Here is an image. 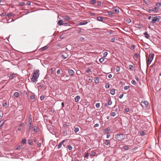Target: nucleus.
<instances>
[{
    "label": "nucleus",
    "instance_id": "8",
    "mask_svg": "<svg viewBox=\"0 0 161 161\" xmlns=\"http://www.w3.org/2000/svg\"><path fill=\"white\" fill-rule=\"evenodd\" d=\"M88 23V22L86 21H83L81 22H80L79 24V25H83L86 24Z\"/></svg>",
    "mask_w": 161,
    "mask_h": 161
},
{
    "label": "nucleus",
    "instance_id": "64",
    "mask_svg": "<svg viewBox=\"0 0 161 161\" xmlns=\"http://www.w3.org/2000/svg\"><path fill=\"white\" fill-rule=\"evenodd\" d=\"M127 22H128V23H130L131 22V20L130 19H128L127 20Z\"/></svg>",
    "mask_w": 161,
    "mask_h": 161
},
{
    "label": "nucleus",
    "instance_id": "21",
    "mask_svg": "<svg viewBox=\"0 0 161 161\" xmlns=\"http://www.w3.org/2000/svg\"><path fill=\"white\" fill-rule=\"evenodd\" d=\"M34 128L33 130L35 132H37L38 131V129L37 127H33Z\"/></svg>",
    "mask_w": 161,
    "mask_h": 161
},
{
    "label": "nucleus",
    "instance_id": "37",
    "mask_svg": "<svg viewBox=\"0 0 161 161\" xmlns=\"http://www.w3.org/2000/svg\"><path fill=\"white\" fill-rule=\"evenodd\" d=\"M120 68L119 67H117L116 68V71L117 72H119V71H120Z\"/></svg>",
    "mask_w": 161,
    "mask_h": 161
},
{
    "label": "nucleus",
    "instance_id": "61",
    "mask_svg": "<svg viewBox=\"0 0 161 161\" xmlns=\"http://www.w3.org/2000/svg\"><path fill=\"white\" fill-rule=\"evenodd\" d=\"M31 4V2L30 1L26 3V4L27 5H30Z\"/></svg>",
    "mask_w": 161,
    "mask_h": 161
},
{
    "label": "nucleus",
    "instance_id": "49",
    "mask_svg": "<svg viewBox=\"0 0 161 161\" xmlns=\"http://www.w3.org/2000/svg\"><path fill=\"white\" fill-rule=\"evenodd\" d=\"M2 121H0V127H1L3 125L4 123V122H3V123H2Z\"/></svg>",
    "mask_w": 161,
    "mask_h": 161
},
{
    "label": "nucleus",
    "instance_id": "33",
    "mask_svg": "<svg viewBox=\"0 0 161 161\" xmlns=\"http://www.w3.org/2000/svg\"><path fill=\"white\" fill-rule=\"evenodd\" d=\"M15 75L14 74H11L10 75V78L11 79H13V77Z\"/></svg>",
    "mask_w": 161,
    "mask_h": 161
},
{
    "label": "nucleus",
    "instance_id": "7",
    "mask_svg": "<svg viewBox=\"0 0 161 161\" xmlns=\"http://www.w3.org/2000/svg\"><path fill=\"white\" fill-rule=\"evenodd\" d=\"M68 57L67 54L66 53L61 55V59H64L67 58Z\"/></svg>",
    "mask_w": 161,
    "mask_h": 161
},
{
    "label": "nucleus",
    "instance_id": "10",
    "mask_svg": "<svg viewBox=\"0 0 161 161\" xmlns=\"http://www.w3.org/2000/svg\"><path fill=\"white\" fill-rule=\"evenodd\" d=\"M48 48V47L47 46H46L40 49V51H43L44 50H46Z\"/></svg>",
    "mask_w": 161,
    "mask_h": 161
},
{
    "label": "nucleus",
    "instance_id": "58",
    "mask_svg": "<svg viewBox=\"0 0 161 161\" xmlns=\"http://www.w3.org/2000/svg\"><path fill=\"white\" fill-rule=\"evenodd\" d=\"M111 42H114L115 41V38L114 37L111 38Z\"/></svg>",
    "mask_w": 161,
    "mask_h": 161
},
{
    "label": "nucleus",
    "instance_id": "44",
    "mask_svg": "<svg viewBox=\"0 0 161 161\" xmlns=\"http://www.w3.org/2000/svg\"><path fill=\"white\" fill-rule=\"evenodd\" d=\"M112 101L111 100H110L108 102V105H111L112 104Z\"/></svg>",
    "mask_w": 161,
    "mask_h": 161
},
{
    "label": "nucleus",
    "instance_id": "14",
    "mask_svg": "<svg viewBox=\"0 0 161 161\" xmlns=\"http://www.w3.org/2000/svg\"><path fill=\"white\" fill-rule=\"evenodd\" d=\"M144 34L145 35V37L147 39H149L150 38V36L147 34V32H145Z\"/></svg>",
    "mask_w": 161,
    "mask_h": 161
},
{
    "label": "nucleus",
    "instance_id": "24",
    "mask_svg": "<svg viewBox=\"0 0 161 161\" xmlns=\"http://www.w3.org/2000/svg\"><path fill=\"white\" fill-rule=\"evenodd\" d=\"M19 95V93L18 92H15L14 94V96L15 97H18Z\"/></svg>",
    "mask_w": 161,
    "mask_h": 161
},
{
    "label": "nucleus",
    "instance_id": "39",
    "mask_svg": "<svg viewBox=\"0 0 161 161\" xmlns=\"http://www.w3.org/2000/svg\"><path fill=\"white\" fill-rule=\"evenodd\" d=\"M96 153L93 151L91 152V155L93 156H94L96 155Z\"/></svg>",
    "mask_w": 161,
    "mask_h": 161
},
{
    "label": "nucleus",
    "instance_id": "55",
    "mask_svg": "<svg viewBox=\"0 0 161 161\" xmlns=\"http://www.w3.org/2000/svg\"><path fill=\"white\" fill-rule=\"evenodd\" d=\"M131 83L133 85H135L136 84V81L134 80H132L131 82Z\"/></svg>",
    "mask_w": 161,
    "mask_h": 161
},
{
    "label": "nucleus",
    "instance_id": "5",
    "mask_svg": "<svg viewBox=\"0 0 161 161\" xmlns=\"http://www.w3.org/2000/svg\"><path fill=\"white\" fill-rule=\"evenodd\" d=\"M154 54L153 53H151L149 54V59H148L149 60V61H150L151 62L152 61L153 59V58H154Z\"/></svg>",
    "mask_w": 161,
    "mask_h": 161
},
{
    "label": "nucleus",
    "instance_id": "17",
    "mask_svg": "<svg viewBox=\"0 0 161 161\" xmlns=\"http://www.w3.org/2000/svg\"><path fill=\"white\" fill-rule=\"evenodd\" d=\"M64 19L67 20L68 21L70 20V18L68 15H66L64 16Z\"/></svg>",
    "mask_w": 161,
    "mask_h": 161
},
{
    "label": "nucleus",
    "instance_id": "43",
    "mask_svg": "<svg viewBox=\"0 0 161 161\" xmlns=\"http://www.w3.org/2000/svg\"><path fill=\"white\" fill-rule=\"evenodd\" d=\"M45 98V97L44 96L42 95L40 97V99L41 100H43Z\"/></svg>",
    "mask_w": 161,
    "mask_h": 161
},
{
    "label": "nucleus",
    "instance_id": "16",
    "mask_svg": "<svg viewBox=\"0 0 161 161\" xmlns=\"http://www.w3.org/2000/svg\"><path fill=\"white\" fill-rule=\"evenodd\" d=\"M64 25V26L69 25L68 23H63V21L61 20V25Z\"/></svg>",
    "mask_w": 161,
    "mask_h": 161
},
{
    "label": "nucleus",
    "instance_id": "3",
    "mask_svg": "<svg viewBox=\"0 0 161 161\" xmlns=\"http://www.w3.org/2000/svg\"><path fill=\"white\" fill-rule=\"evenodd\" d=\"M125 135L124 134H116L115 135V138L119 141L124 140L125 137Z\"/></svg>",
    "mask_w": 161,
    "mask_h": 161
},
{
    "label": "nucleus",
    "instance_id": "53",
    "mask_svg": "<svg viewBox=\"0 0 161 161\" xmlns=\"http://www.w3.org/2000/svg\"><path fill=\"white\" fill-rule=\"evenodd\" d=\"M68 148L69 150H71L72 149V147L71 146H68Z\"/></svg>",
    "mask_w": 161,
    "mask_h": 161
},
{
    "label": "nucleus",
    "instance_id": "1",
    "mask_svg": "<svg viewBox=\"0 0 161 161\" xmlns=\"http://www.w3.org/2000/svg\"><path fill=\"white\" fill-rule=\"evenodd\" d=\"M39 70L36 69L32 73V77L31 78V80L33 82L37 81V79L39 75Z\"/></svg>",
    "mask_w": 161,
    "mask_h": 161
},
{
    "label": "nucleus",
    "instance_id": "20",
    "mask_svg": "<svg viewBox=\"0 0 161 161\" xmlns=\"http://www.w3.org/2000/svg\"><path fill=\"white\" fill-rule=\"evenodd\" d=\"M99 79L97 77H95L94 78V81L96 83H98Z\"/></svg>",
    "mask_w": 161,
    "mask_h": 161
},
{
    "label": "nucleus",
    "instance_id": "52",
    "mask_svg": "<svg viewBox=\"0 0 161 161\" xmlns=\"http://www.w3.org/2000/svg\"><path fill=\"white\" fill-rule=\"evenodd\" d=\"M152 62H151L150 61H149V60H148L147 62V66H148Z\"/></svg>",
    "mask_w": 161,
    "mask_h": 161
},
{
    "label": "nucleus",
    "instance_id": "35",
    "mask_svg": "<svg viewBox=\"0 0 161 161\" xmlns=\"http://www.w3.org/2000/svg\"><path fill=\"white\" fill-rule=\"evenodd\" d=\"M110 87V86L109 84L108 83H106L105 84V87L106 88L108 89Z\"/></svg>",
    "mask_w": 161,
    "mask_h": 161
},
{
    "label": "nucleus",
    "instance_id": "13",
    "mask_svg": "<svg viewBox=\"0 0 161 161\" xmlns=\"http://www.w3.org/2000/svg\"><path fill=\"white\" fill-rule=\"evenodd\" d=\"M97 19L98 21H102L103 20V18L102 17L99 16L97 17Z\"/></svg>",
    "mask_w": 161,
    "mask_h": 161
},
{
    "label": "nucleus",
    "instance_id": "15",
    "mask_svg": "<svg viewBox=\"0 0 161 161\" xmlns=\"http://www.w3.org/2000/svg\"><path fill=\"white\" fill-rule=\"evenodd\" d=\"M110 93L112 95H114L115 93V90L114 89H112L110 90Z\"/></svg>",
    "mask_w": 161,
    "mask_h": 161
},
{
    "label": "nucleus",
    "instance_id": "22",
    "mask_svg": "<svg viewBox=\"0 0 161 161\" xmlns=\"http://www.w3.org/2000/svg\"><path fill=\"white\" fill-rule=\"evenodd\" d=\"M156 6L157 7H158V8H159L161 6V3H160L158 2L156 4Z\"/></svg>",
    "mask_w": 161,
    "mask_h": 161
},
{
    "label": "nucleus",
    "instance_id": "57",
    "mask_svg": "<svg viewBox=\"0 0 161 161\" xmlns=\"http://www.w3.org/2000/svg\"><path fill=\"white\" fill-rule=\"evenodd\" d=\"M78 32L79 34H81L82 33V30L80 29V30H78Z\"/></svg>",
    "mask_w": 161,
    "mask_h": 161
},
{
    "label": "nucleus",
    "instance_id": "25",
    "mask_svg": "<svg viewBox=\"0 0 161 161\" xmlns=\"http://www.w3.org/2000/svg\"><path fill=\"white\" fill-rule=\"evenodd\" d=\"M105 144L107 145H108L109 144V142L108 140H106L105 142Z\"/></svg>",
    "mask_w": 161,
    "mask_h": 161
},
{
    "label": "nucleus",
    "instance_id": "36",
    "mask_svg": "<svg viewBox=\"0 0 161 161\" xmlns=\"http://www.w3.org/2000/svg\"><path fill=\"white\" fill-rule=\"evenodd\" d=\"M30 98L31 99H34L35 98V96L34 95H31L30 96Z\"/></svg>",
    "mask_w": 161,
    "mask_h": 161
},
{
    "label": "nucleus",
    "instance_id": "40",
    "mask_svg": "<svg viewBox=\"0 0 161 161\" xmlns=\"http://www.w3.org/2000/svg\"><path fill=\"white\" fill-rule=\"evenodd\" d=\"M108 54V53L107 52H105L103 53V55L104 57H106L107 56Z\"/></svg>",
    "mask_w": 161,
    "mask_h": 161
},
{
    "label": "nucleus",
    "instance_id": "31",
    "mask_svg": "<svg viewBox=\"0 0 161 161\" xmlns=\"http://www.w3.org/2000/svg\"><path fill=\"white\" fill-rule=\"evenodd\" d=\"M116 115V113L115 112H112L111 113V115L113 117L115 116Z\"/></svg>",
    "mask_w": 161,
    "mask_h": 161
},
{
    "label": "nucleus",
    "instance_id": "41",
    "mask_svg": "<svg viewBox=\"0 0 161 161\" xmlns=\"http://www.w3.org/2000/svg\"><path fill=\"white\" fill-rule=\"evenodd\" d=\"M96 106L97 108L100 107V105L99 103H97L96 104Z\"/></svg>",
    "mask_w": 161,
    "mask_h": 161
},
{
    "label": "nucleus",
    "instance_id": "9",
    "mask_svg": "<svg viewBox=\"0 0 161 161\" xmlns=\"http://www.w3.org/2000/svg\"><path fill=\"white\" fill-rule=\"evenodd\" d=\"M68 72L71 75H73L74 74V71L72 69H69L68 71Z\"/></svg>",
    "mask_w": 161,
    "mask_h": 161
},
{
    "label": "nucleus",
    "instance_id": "50",
    "mask_svg": "<svg viewBox=\"0 0 161 161\" xmlns=\"http://www.w3.org/2000/svg\"><path fill=\"white\" fill-rule=\"evenodd\" d=\"M154 11V10L153 9H149L148 10V12H149V13H152V12H153Z\"/></svg>",
    "mask_w": 161,
    "mask_h": 161
},
{
    "label": "nucleus",
    "instance_id": "62",
    "mask_svg": "<svg viewBox=\"0 0 161 161\" xmlns=\"http://www.w3.org/2000/svg\"><path fill=\"white\" fill-rule=\"evenodd\" d=\"M110 136V134L108 133H107V138H108Z\"/></svg>",
    "mask_w": 161,
    "mask_h": 161
},
{
    "label": "nucleus",
    "instance_id": "19",
    "mask_svg": "<svg viewBox=\"0 0 161 161\" xmlns=\"http://www.w3.org/2000/svg\"><path fill=\"white\" fill-rule=\"evenodd\" d=\"M129 69L132 70H133L134 69V66L131 65H129Z\"/></svg>",
    "mask_w": 161,
    "mask_h": 161
},
{
    "label": "nucleus",
    "instance_id": "32",
    "mask_svg": "<svg viewBox=\"0 0 161 161\" xmlns=\"http://www.w3.org/2000/svg\"><path fill=\"white\" fill-rule=\"evenodd\" d=\"M79 130V128H78L76 127L75 128L74 130V131L75 133H77Z\"/></svg>",
    "mask_w": 161,
    "mask_h": 161
},
{
    "label": "nucleus",
    "instance_id": "6",
    "mask_svg": "<svg viewBox=\"0 0 161 161\" xmlns=\"http://www.w3.org/2000/svg\"><path fill=\"white\" fill-rule=\"evenodd\" d=\"M148 105V103L147 101H144L142 102L141 105L143 107H147Z\"/></svg>",
    "mask_w": 161,
    "mask_h": 161
},
{
    "label": "nucleus",
    "instance_id": "12",
    "mask_svg": "<svg viewBox=\"0 0 161 161\" xmlns=\"http://www.w3.org/2000/svg\"><path fill=\"white\" fill-rule=\"evenodd\" d=\"M80 97L79 96H76L75 99V101L76 102H77L79 101V100L80 99Z\"/></svg>",
    "mask_w": 161,
    "mask_h": 161
},
{
    "label": "nucleus",
    "instance_id": "42",
    "mask_svg": "<svg viewBox=\"0 0 161 161\" xmlns=\"http://www.w3.org/2000/svg\"><path fill=\"white\" fill-rule=\"evenodd\" d=\"M21 142L23 144L26 143V140L25 139H24L22 140Z\"/></svg>",
    "mask_w": 161,
    "mask_h": 161
},
{
    "label": "nucleus",
    "instance_id": "60",
    "mask_svg": "<svg viewBox=\"0 0 161 161\" xmlns=\"http://www.w3.org/2000/svg\"><path fill=\"white\" fill-rule=\"evenodd\" d=\"M140 134L141 135H144L145 134V133L144 131H142L141 132Z\"/></svg>",
    "mask_w": 161,
    "mask_h": 161
},
{
    "label": "nucleus",
    "instance_id": "29",
    "mask_svg": "<svg viewBox=\"0 0 161 161\" xmlns=\"http://www.w3.org/2000/svg\"><path fill=\"white\" fill-rule=\"evenodd\" d=\"M89 156V153H85V154L84 156L85 158H88V157Z\"/></svg>",
    "mask_w": 161,
    "mask_h": 161
},
{
    "label": "nucleus",
    "instance_id": "47",
    "mask_svg": "<svg viewBox=\"0 0 161 161\" xmlns=\"http://www.w3.org/2000/svg\"><path fill=\"white\" fill-rule=\"evenodd\" d=\"M129 148V147L127 146H125L124 147V149L125 150H127Z\"/></svg>",
    "mask_w": 161,
    "mask_h": 161
},
{
    "label": "nucleus",
    "instance_id": "45",
    "mask_svg": "<svg viewBox=\"0 0 161 161\" xmlns=\"http://www.w3.org/2000/svg\"><path fill=\"white\" fill-rule=\"evenodd\" d=\"M19 4L21 6H24L26 5V3L24 2H22L20 3Z\"/></svg>",
    "mask_w": 161,
    "mask_h": 161
},
{
    "label": "nucleus",
    "instance_id": "59",
    "mask_svg": "<svg viewBox=\"0 0 161 161\" xmlns=\"http://www.w3.org/2000/svg\"><path fill=\"white\" fill-rule=\"evenodd\" d=\"M91 71V69H88L87 71H86V72L87 73H90V72Z\"/></svg>",
    "mask_w": 161,
    "mask_h": 161
},
{
    "label": "nucleus",
    "instance_id": "51",
    "mask_svg": "<svg viewBox=\"0 0 161 161\" xmlns=\"http://www.w3.org/2000/svg\"><path fill=\"white\" fill-rule=\"evenodd\" d=\"M6 14V13H2V14H1L0 15L2 16V17H3V16H5Z\"/></svg>",
    "mask_w": 161,
    "mask_h": 161
},
{
    "label": "nucleus",
    "instance_id": "23",
    "mask_svg": "<svg viewBox=\"0 0 161 161\" xmlns=\"http://www.w3.org/2000/svg\"><path fill=\"white\" fill-rule=\"evenodd\" d=\"M96 3V0H91L90 1V3L91 4H94Z\"/></svg>",
    "mask_w": 161,
    "mask_h": 161
},
{
    "label": "nucleus",
    "instance_id": "54",
    "mask_svg": "<svg viewBox=\"0 0 161 161\" xmlns=\"http://www.w3.org/2000/svg\"><path fill=\"white\" fill-rule=\"evenodd\" d=\"M31 124H28V129L30 130L31 129Z\"/></svg>",
    "mask_w": 161,
    "mask_h": 161
},
{
    "label": "nucleus",
    "instance_id": "46",
    "mask_svg": "<svg viewBox=\"0 0 161 161\" xmlns=\"http://www.w3.org/2000/svg\"><path fill=\"white\" fill-rule=\"evenodd\" d=\"M129 88V87L128 86H125L124 87V89L125 90H127Z\"/></svg>",
    "mask_w": 161,
    "mask_h": 161
},
{
    "label": "nucleus",
    "instance_id": "28",
    "mask_svg": "<svg viewBox=\"0 0 161 161\" xmlns=\"http://www.w3.org/2000/svg\"><path fill=\"white\" fill-rule=\"evenodd\" d=\"M63 135V136H65L67 134L66 130H64L62 132Z\"/></svg>",
    "mask_w": 161,
    "mask_h": 161
},
{
    "label": "nucleus",
    "instance_id": "26",
    "mask_svg": "<svg viewBox=\"0 0 161 161\" xmlns=\"http://www.w3.org/2000/svg\"><path fill=\"white\" fill-rule=\"evenodd\" d=\"M114 11L117 14H119V10L117 8H114Z\"/></svg>",
    "mask_w": 161,
    "mask_h": 161
},
{
    "label": "nucleus",
    "instance_id": "56",
    "mask_svg": "<svg viewBox=\"0 0 161 161\" xmlns=\"http://www.w3.org/2000/svg\"><path fill=\"white\" fill-rule=\"evenodd\" d=\"M123 96H124L123 94H121L120 95V96H119V98H120V99L122 98L123 97Z\"/></svg>",
    "mask_w": 161,
    "mask_h": 161
},
{
    "label": "nucleus",
    "instance_id": "27",
    "mask_svg": "<svg viewBox=\"0 0 161 161\" xmlns=\"http://www.w3.org/2000/svg\"><path fill=\"white\" fill-rule=\"evenodd\" d=\"M108 14L110 16L112 17V16L113 13L111 11H109L108 12Z\"/></svg>",
    "mask_w": 161,
    "mask_h": 161
},
{
    "label": "nucleus",
    "instance_id": "38",
    "mask_svg": "<svg viewBox=\"0 0 161 161\" xmlns=\"http://www.w3.org/2000/svg\"><path fill=\"white\" fill-rule=\"evenodd\" d=\"M135 57L136 58H138L139 57V54L138 53H136L134 55Z\"/></svg>",
    "mask_w": 161,
    "mask_h": 161
},
{
    "label": "nucleus",
    "instance_id": "11",
    "mask_svg": "<svg viewBox=\"0 0 161 161\" xmlns=\"http://www.w3.org/2000/svg\"><path fill=\"white\" fill-rule=\"evenodd\" d=\"M28 120V122L30 124H31V123H32V119L31 116H30L29 117Z\"/></svg>",
    "mask_w": 161,
    "mask_h": 161
},
{
    "label": "nucleus",
    "instance_id": "48",
    "mask_svg": "<svg viewBox=\"0 0 161 161\" xmlns=\"http://www.w3.org/2000/svg\"><path fill=\"white\" fill-rule=\"evenodd\" d=\"M158 9H159V8H158L157 7H155L153 8V10H154L156 11H158Z\"/></svg>",
    "mask_w": 161,
    "mask_h": 161
},
{
    "label": "nucleus",
    "instance_id": "34",
    "mask_svg": "<svg viewBox=\"0 0 161 161\" xmlns=\"http://www.w3.org/2000/svg\"><path fill=\"white\" fill-rule=\"evenodd\" d=\"M67 79H65V78L64 77V76H61V80H63L65 81V80H67Z\"/></svg>",
    "mask_w": 161,
    "mask_h": 161
},
{
    "label": "nucleus",
    "instance_id": "18",
    "mask_svg": "<svg viewBox=\"0 0 161 161\" xmlns=\"http://www.w3.org/2000/svg\"><path fill=\"white\" fill-rule=\"evenodd\" d=\"M22 148V145H20L18 146L17 148H16V149L17 150H20Z\"/></svg>",
    "mask_w": 161,
    "mask_h": 161
},
{
    "label": "nucleus",
    "instance_id": "2",
    "mask_svg": "<svg viewBox=\"0 0 161 161\" xmlns=\"http://www.w3.org/2000/svg\"><path fill=\"white\" fill-rule=\"evenodd\" d=\"M161 19V17L159 16H156L155 14H153L152 21H151L152 24L155 23L159 22Z\"/></svg>",
    "mask_w": 161,
    "mask_h": 161
},
{
    "label": "nucleus",
    "instance_id": "30",
    "mask_svg": "<svg viewBox=\"0 0 161 161\" xmlns=\"http://www.w3.org/2000/svg\"><path fill=\"white\" fill-rule=\"evenodd\" d=\"M104 60V58L102 57L100 58L99 60L101 63L103 62Z\"/></svg>",
    "mask_w": 161,
    "mask_h": 161
},
{
    "label": "nucleus",
    "instance_id": "4",
    "mask_svg": "<svg viewBox=\"0 0 161 161\" xmlns=\"http://www.w3.org/2000/svg\"><path fill=\"white\" fill-rule=\"evenodd\" d=\"M68 140L66 139L61 142V147L63 146L64 147H67L68 145Z\"/></svg>",
    "mask_w": 161,
    "mask_h": 161
},
{
    "label": "nucleus",
    "instance_id": "63",
    "mask_svg": "<svg viewBox=\"0 0 161 161\" xmlns=\"http://www.w3.org/2000/svg\"><path fill=\"white\" fill-rule=\"evenodd\" d=\"M125 111L126 112H128L129 111V109L126 108L125 109Z\"/></svg>",
    "mask_w": 161,
    "mask_h": 161
}]
</instances>
